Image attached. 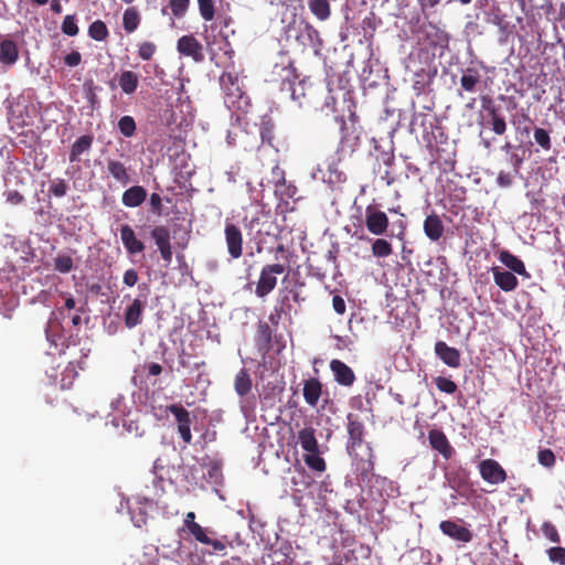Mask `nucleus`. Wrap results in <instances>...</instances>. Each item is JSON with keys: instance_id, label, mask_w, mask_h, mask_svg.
Segmentation results:
<instances>
[{"instance_id": "obj_1", "label": "nucleus", "mask_w": 565, "mask_h": 565, "mask_svg": "<svg viewBox=\"0 0 565 565\" xmlns=\"http://www.w3.org/2000/svg\"><path fill=\"white\" fill-rule=\"evenodd\" d=\"M220 85L224 92V103L227 108L246 114L250 107V100L243 90L238 76L232 72H224L220 77Z\"/></svg>"}, {"instance_id": "obj_2", "label": "nucleus", "mask_w": 565, "mask_h": 565, "mask_svg": "<svg viewBox=\"0 0 565 565\" xmlns=\"http://www.w3.org/2000/svg\"><path fill=\"white\" fill-rule=\"evenodd\" d=\"M289 267V260L286 257V263L267 264L265 265L259 274L258 281L256 284L255 294L259 298H264L269 295L277 285V275L282 274Z\"/></svg>"}, {"instance_id": "obj_3", "label": "nucleus", "mask_w": 565, "mask_h": 565, "mask_svg": "<svg viewBox=\"0 0 565 565\" xmlns=\"http://www.w3.org/2000/svg\"><path fill=\"white\" fill-rule=\"evenodd\" d=\"M297 79L298 74L294 62L288 57H282L279 63L274 65L269 82L279 85L280 90L287 92Z\"/></svg>"}, {"instance_id": "obj_4", "label": "nucleus", "mask_w": 565, "mask_h": 565, "mask_svg": "<svg viewBox=\"0 0 565 565\" xmlns=\"http://www.w3.org/2000/svg\"><path fill=\"white\" fill-rule=\"evenodd\" d=\"M364 223L367 231L375 236L387 234L390 226L388 216L375 205H367L365 207Z\"/></svg>"}, {"instance_id": "obj_5", "label": "nucleus", "mask_w": 565, "mask_h": 565, "mask_svg": "<svg viewBox=\"0 0 565 565\" xmlns=\"http://www.w3.org/2000/svg\"><path fill=\"white\" fill-rule=\"evenodd\" d=\"M348 444L347 450L349 455L356 456V449L362 446L364 441L365 427L364 424L353 414L348 415Z\"/></svg>"}, {"instance_id": "obj_6", "label": "nucleus", "mask_w": 565, "mask_h": 565, "mask_svg": "<svg viewBox=\"0 0 565 565\" xmlns=\"http://www.w3.org/2000/svg\"><path fill=\"white\" fill-rule=\"evenodd\" d=\"M167 413H171L178 423V431L185 444H191V417L190 413L181 404H171L166 407Z\"/></svg>"}, {"instance_id": "obj_7", "label": "nucleus", "mask_w": 565, "mask_h": 565, "mask_svg": "<svg viewBox=\"0 0 565 565\" xmlns=\"http://www.w3.org/2000/svg\"><path fill=\"white\" fill-rule=\"evenodd\" d=\"M481 478L490 484H500L507 480V472L494 459L488 458L479 462Z\"/></svg>"}, {"instance_id": "obj_8", "label": "nucleus", "mask_w": 565, "mask_h": 565, "mask_svg": "<svg viewBox=\"0 0 565 565\" xmlns=\"http://www.w3.org/2000/svg\"><path fill=\"white\" fill-rule=\"evenodd\" d=\"M177 50L181 55L191 57L195 63L204 61L203 45L192 34L182 35L177 42Z\"/></svg>"}, {"instance_id": "obj_9", "label": "nucleus", "mask_w": 565, "mask_h": 565, "mask_svg": "<svg viewBox=\"0 0 565 565\" xmlns=\"http://www.w3.org/2000/svg\"><path fill=\"white\" fill-rule=\"evenodd\" d=\"M226 247L230 256L237 259L243 255V234L233 223H226L224 228Z\"/></svg>"}, {"instance_id": "obj_10", "label": "nucleus", "mask_w": 565, "mask_h": 565, "mask_svg": "<svg viewBox=\"0 0 565 565\" xmlns=\"http://www.w3.org/2000/svg\"><path fill=\"white\" fill-rule=\"evenodd\" d=\"M184 530H186L195 539V541L201 544L211 545L216 552H222L226 548L224 542L220 540H213L209 536V534H214V532L209 527H202L199 523H195L184 527Z\"/></svg>"}, {"instance_id": "obj_11", "label": "nucleus", "mask_w": 565, "mask_h": 565, "mask_svg": "<svg viewBox=\"0 0 565 565\" xmlns=\"http://www.w3.org/2000/svg\"><path fill=\"white\" fill-rule=\"evenodd\" d=\"M439 529L445 535L461 543H469L473 537L472 532L468 527L451 520L441 521Z\"/></svg>"}, {"instance_id": "obj_12", "label": "nucleus", "mask_w": 565, "mask_h": 565, "mask_svg": "<svg viewBox=\"0 0 565 565\" xmlns=\"http://www.w3.org/2000/svg\"><path fill=\"white\" fill-rule=\"evenodd\" d=\"M428 440L431 448L438 451L446 460L452 457L455 450L444 431L430 429L428 431Z\"/></svg>"}, {"instance_id": "obj_13", "label": "nucleus", "mask_w": 565, "mask_h": 565, "mask_svg": "<svg viewBox=\"0 0 565 565\" xmlns=\"http://www.w3.org/2000/svg\"><path fill=\"white\" fill-rule=\"evenodd\" d=\"M330 370L333 373L334 381L342 386H352L355 382L353 370L341 360H331Z\"/></svg>"}, {"instance_id": "obj_14", "label": "nucleus", "mask_w": 565, "mask_h": 565, "mask_svg": "<svg viewBox=\"0 0 565 565\" xmlns=\"http://www.w3.org/2000/svg\"><path fill=\"white\" fill-rule=\"evenodd\" d=\"M436 355L449 367L457 369L460 366V352L456 348L449 347L444 341L435 343Z\"/></svg>"}, {"instance_id": "obj_15", "label": "nucleus", "mask_w": 565, "mask_h": 565, "mask_svg": "<svg viewBox=\"0 0 565 565\" xmlns=\"http://www.w3.org/2000/svg\"><path fill=\"white\" fill-rule=\"evenodd\" d=\"M423 231L431 242L439 241L445 232V226L440 216L435 212L427 215L423 223Z\"/></svg>"}, {"instance_id": "obj_16", "label": "nucleus", "mask_w": 565, "mask_h": 565, "mask_svg": "<svg viewBox=\"0 0 565 565\" xmlns=\"http://www.w3.org/2000/svg\"><path fill=\"white\" fill-rule=\"evenodd\" d=\"M120 239L130 255H136L145 249V244L137 238L135 231L128 224L121 225L120 227Z\"/></svg>"}, {"instance_id": "obj_17", "label": "nucleus", "mask_w": 565, "mask_h": 565, "mask_svg": "<svg viewBox=\"0 0 565 565\" xmlns=\"http://www.w3.org/2000/svg\"><path fill=\"white\" fill-rule=\"evenodd\" d=\"M146 307V302L141 301L140 299L136 298L132 300V302L126 308L125 310V326L128 329H132L141 323L142 321V313Z\"/></svg>"}, {"instance_id": "obj_18", "label": "nucleus", "mask_w": 565, "mask_h": 565, "mask_svg": "<svg viewBox=\"0 0 565 565\" xmlns=\"http://www.w3.org/2000/svg\"><path fill=\"white\" fill-rule=\"evenodd\" d=\"M494 284L505 292L513 291L518 287V278L513 273L500 267L492 268Z\"/></svg>"}, {"instance_id": "obj_19", "label": "nucleus", "mask_w": 565, "mask_h": 565, "mask_svg": "<svg viewBox=\"0 0 565 565\" xmlns=\"http://www.w3.org/2000/svg\"><path fill=\"white\" fill-rule=\"evenodd\" d=\"M302 393L306 403L316 407L322 394V383L316 377H310L303 382Z\"/></svg>"}, {"instance_id": "obj_20", "label": "nucleus", "mask_w": 565, "mask_h": 565, "mask_svg": "<svg viewBox=\"0 0 565 565\" xmlns=\"http://www.w3.org/2000/svg\"><path fill=\"white\" fill-rule=\"evenodd\" d=\"M147 190L141 185H132L127 189L121 196V202L127 207H138L147 199Z\"/></svg>"}, {"instance_id": "obj_21", "label": "nucleus", "mask_w": 565, "mask_h": 565, "mask_svg": "<svg viewBox=\"0 0 565 565\" xmlns=\"http://www.w3.org/2000/svg\"><path fill=\"white\" fill-rule=\"evenodd\" d=\"M107 171L122 186H126L131 181L129 169L119 160L108 159Z\"/></svg>"}, {"instance_id": "obj_22", "label": "nucleus", "mask_w": 565, "mask_h": 565, "mask_svg": "<svg viewBox=\"0 0 565 565\" xmlns=\"http://www.w3.org/2000/svg\"><path fill=\"white\" fill-rule=\"evenodd\" d=\"M19 58V49L11 39H4L0 42V63L6 66H12Z\"/></svg>"}, {"instance_id": "obj_23", "label": "nucleus", "mask_w": 565, "mask_h": 565, "mask_svg": "<svg viewBox=\"0 0 565 565\" xmlns=\"http://www.w3.org/2000/svg\"><path fill=\"white\" fill-rule=\"evenodd\" d=\"M273 331L265 321L257 324L255 341L259 351L267 353L271 349Z\"/></svg>"}, {"instance_id": "obj_24", "label": "nucleus", "mask_w": 565, "mask_h": 565, "mask_svg": "<svg viewBox=\"0 0 565 565\" xmlns=\"http://www.w3.org/2000/svg\"><path fill=\"white\" fill-rule=\"evenodd\" d=\"M93 142L94 137L92 135H83L79 138H77L71 147L70 161H81V156L85 152H88L92 149Z\"/></svg>"}, {"instance_id": "obj_25", "label": "nucleus", "mask_w": 565, "mask_h": 565, "mask_svg": "<svg viewBox=\"0 0 565 565\" xmlns=\"http://www.w3.org/2000/svg\"><path fill=\"white\" fill-rule=\"evenodd\" d=\"M298 441L301 448L308 452H319V444L316 438V430L312 427H305L298 431Z\"/></svg>"}, {"instance_id": "obj_26", "label": "nucleus", "mask_w": 565, "mask_h": 565, "mask_svg": "<svg viewBox=\"0 0 565 565\" xmlns=\"http://www.w3.org/2000/svg\"><path fill=\"white\" fill-rule=\"evenodd\" d=\"M481 83V75L475 67H467L460 77V86L465 92L475 93Z\"/></svg>"}, {"instance_id": "obj_27", "label": "nucleus", "mask_w": 565, "mask_h": 565, "mask_svg": "<svg viewBox=\"0 0 565 565\" xmlns=\"http://www.w3.org/2000/svg\"><path fill=\"white\" fill-rule=\"evenodd\" d=\"M500 260L511 270L525 277H529L524 263L508 250L500 253Z\"/></svg>"}, {"instance_id": "obj_28", "label": "nucleus", "mask_w": 565, "mask_h": 565, "mask_svg": "<svg viewBox=\"0 0 565 565\" xmlns=\"http://www.w3.org/2000/svg\"><path fill=\"white\" fill-rule=\"evenodd\" d=\"M141 17L136 7H128L122 14V28L127 33H134L140 25Z\"/></svg>"}, {"instance_id": "obj_29", "label": "nucleus", "mask_w": 565, "mask_h": 565, "mask_svg": "<svg viewBox=\"0 0 565 565\" xmlns=\"http://www.w3.org/2000/svg\"><path fill=\"white\" fill-rule=\"evenodd\" d=\"M118 82L121 90L127 95H131L138 88L139 75L132 71H122Z\"/></svg>"}, {"instance_id": "obj_30", "label": "nucleus", "mask_w": 565, "mask_h": 565, "mask_svg": "<svg viewBox=\"0 0 565 565\" xmlns=\"http://www.w3.org/2000/svg\"><path fill=\"white\" fill-rule=\"evenodd\" d=\"M372 458L373 455L370 454L369 459H360L356 463L358 480L362 483H370L374 477V462Z\"/></svg>"}, {"instance_id": "obj_31", "label": "nucleus", "mask_w": 565, "mask_h": 565, "mask_svg": "<svg viewBox=\"0 0 565 565\" xmlns=\"http://www.w3.org/2000/svg\"><path fill=\"white\" fill-rule=\"evenodd\" d=\"M234 388L241 397L246 396L252 390V379L246 369H242L235 376Z\"/></svg>"}, {"instance_id": "obj_32", "label": "nucleus", "mask_w": 565, "mask_h": 565, "mask_svg": "<svg viewBox=\"0 0 565 565\" xmlns=\"http://www.w3.org/2000/svg\"><path fill=\"white\" fill-rule=\"evenodd\" d=\"M308 7L312 14L321 20H327L331 14L329 0H309Z\"/></svg>"}, {"instance_id": "obj_33", "label": "nucleus", "mask_w": 565, "mask_h": 565, "mask_svg": "<svg viewBox=\"0 0 565 565\" xmlns=\"http://www.w3.org/2000/svg\"><path fill=\"white\" fill-rule=\"evenodd\" d=\"M88 36L98 42L107 40L109 31L106 23L102 20L92 22L88 26Z\"/></svg>"}, {"instance_id": "obj_34", "label": "nucleus", "mask_w": 565, "mask_h": 565, "mask_svg": "<svg viewBox=\"0 0 565 565\" xmlns=\"http://www.w3.org/2000/svg\"><path fill=\"white\" fill-rule=\"evenodd\" d=\"M217 24L221 28L220 34L225 41V45L227 46L225 54L228 55V60H232L233 50L231 47V44L228 42V32H224L223 29H227L233 23V18L228 14L220 13L216 18Z\"/></svg>"}, {"instance_id": "obj_35", "label": "nucleus", "mask_w": 565, "mask_h": 565, "mask_svg": "<svg viewBox=\"0 0 565 565\" xmlns=\"http://www.w3.org/2000/svg\"><path fill=\"white\" fill-rule=\"evenodd\" d=\"M489 117L490 120L488 122L491 125L493 132L499 136L504 135L508 129V125L504 117L499 113V109H490Z\"/></svg>"}, {"instance_id": "obj_36", "label": "nucleus", "mask_w": 565, "mask_h": 565, "mask_svg": "<svg viewBox=\"0 0 565 565\" xmlns=\"http://www.w3.org/2000/svg\"><path fill=\"white\" fill-rule=\"evenodd\" d=\"M372 254L374 257L383 258L393 253L392 244L384 238H376L372 244Z\"/></svg>"}, {"instance_id": "obj_37", "label": "nucleus", "mask_w": 565, "mask_h": 565, "mask_svg": "<svg viewBox=\"0 0 565 565\" xmlns=\"http://www.w3.org/2000/svg\"><path fill=\"white\" fill-rule=\"evenodd\" d=\"M118 129L120 134L126 138L135 136L137 125L134 117L129 115L122 116L118 121Z\"/></svg>"}, {"instance_id": "obj_38", "label": "nucleus", "mask_w": 565, "mask_h": 565, "mask_svg": "<svg viewBox=\"0 0 565 565\" xmlns=\"http://www.w3.org/2000/svg\"><path fill=\"white\" fill-rule=\"evenodd\" d=\"M151 237L153 238L158 249L170 242L171 236L169 230L163 225H157L151 230Z\"/></svg>"}, {"instance_id": "obj_39", "label": "nucleus", "mask_w": 565, "mask_h": 565, "mask_svg": "<svg viewBox=\"0 0 565 565\" xmlns=\"http://www.w3.org/2000/svg\"><path fill=\"white\" fill-rule=\"evenodd\" d=\"M303 460L315 471L323 472L327 468L326 461L320 457L319 452H308L305 455Z\"/></svg>"}, {"instance_id": "obj_40", "label": "nucleus", "mask_w": 565, "mask_h": 565, "mask_svg": "<svg viewBox=\"0 0 565 565\" xmlns=\"http://www.w3.org/2000/svg\"><path fill=\"white\" fill-rule=\"evenodd\" d=\"M74 267L73 258L66 254H58L54 259V268L61 274L70 273Z\"/></svg>"}, {"instance_id": "obj_41", "label": "nucleus", "mask_w": 565, "mask_h": 565, "mask_svg": "<svg viewBox=\"0 0 565 565\" xmlns=\"http://www.w3.org/2000/svg\"><path fill=\"white\" fill-rule=\"evenodd\" d=\"M416 127L422 128L424 131H427L433 127V121L430 117L425 113H415L411 120V129L415 130Z\"/></svg>"}, {"instance_id": "obj_42", "label": "nucleus", "mask_w": 565, "mask_h": 565, "mask_svg": "<svg viewBox=\"0 0 565 565\" xmlns=\"http://www.w3.org/2000/svg\"><path fill=\"white\" fill-rule=\"evenodd\" d=\"M306 85L307 82L305 79L295 82L290 88L287 90L292 100L298 102L300 105L302 104V99L306 98Z\"/></svg>"}, {"instance_id": "obj_43", "label": "nucleus", "mask_w": 565, "mask_h": 565, "mask_svg": "<svg viewBox=\"0 0 565 565\" xmlns=\"http://www.w3.org/2000/svg\"><path fill=\"white\" fill-rule=\"evenodd\" d=\"M190 3V0H169V8L173 17L181 19L186 14Z\"/></svg>"}, {"instance_id": "obj_44", "label": "nucleus", "mask_w": 565, "mask_h": 565, "mask_svg": "<svg viewBox=\"0 0 565 565\" xmlns=\"http://www.w3.org/2000/svg\"><path fill=\"white\" fill-rule=\"evenodd\" d=\"M61 30L64 34L68 36H75L78 34V25L76 22V15L75 14H67L64 17Z\"/></svg>"}, {"instance_id": "obj_45", "label": "nucleus", "mask_w": 565, "mask_h": 565, "mask_svg": "<svg viewBox=\"0 0 565 565\" xmlns=\"http://www.w3.org/2000/svg\"><path fill=\"white\" fill-rule=\"evenodd\" d=\"M200 14L204 21H212L215 17L214 0H196Z\"/></svg>"}, {"instance_id": "obj_46", "label": "nucleus", "mask_w": 565, "mask_h": 565, "mask_svg": "<svg viewBox=\"0 0 565 565\" xmlns=\"http://www.w3.org/2000/svg\"><path fill=\"white\" fill-rule=\"evenodd\" d=\"M157 52V45L150 41H143L138 44V56L142 61H150Z\"/></svg>"}, {"instance_id": "obj_47", "label": "nucleus", "mask_w": 565, "mask_h": 565, "mask_svg": "<svg viewBox=\"0 0 565 565\" xmlns=\"http://www.w3.org/2000/svg\"><path fill=\"white\" fill-rule=\"evenodd\" d=\"M434 381H435L436 387L440 392H444L447 394H454L458 390L457 384L448 377L437 376V377H435Z\"/></svg>"}, {"instance_id": "obj_48", "label": "nucleus", "mask_w": 565, "mask_h": 565, "mask_svg": "<svg viewBox=\"0 0 565 565\" xmlns=\"http://www.w3.org/2000/svg\"><path fill=\"white\" fill-rule=\"evenodd\" d=\"M534 139H535V142L539 146H541L543 150L547 151L552 148L550 132L543 128L534 129Z\"/></svg>"}, {"instance_id": "obj_49", "label": "nucleus", "mask_w": 565, "mask_h": 565, "mask_svg": "<svg viewBox=\"0 0 565 565\" xmlns=\"http://www.w3.org/2000/svg\"><path fill=\"white\" fill-rule=\"evenodd\" d=\"M68 184L64 179H55L49 188V193L55 198H62L67 193Z\"/></svg>"}, {"instance_id": "obj_50", "label": "nucleus", "mask_w": 565, "mask_h": 565, "mask_svg": "<svg viewBox=\"0 0 565 565\" xmlns=\"http://www.w3.org/2000/svg\"><path fill=\"white\" fill-rule=\"evenodd\" d=\"M542 533L544 536L550 540L553 543H559L561 542V535L556 529V526L550 522L545 521L541 526Z\"/></svg>"}, {"instance_id": "obj_51", "label": "nucleus", "mask_w": 565, "mask_h": 565, "mask_svg": "<svg viewBox=\"0 0 565 565\" xmlns=\"http://www.w3.org/2000/svg\"><path fill=\"white\" fill-rule=\"evenodd\" d=\"M260 137L263 142L268 143L269 146H274V124L271 120H266L262 122L260 126Z\"/></svg>"}, {"instance_id": "obj_52", "label": "nucleus", "mask_w": 565, "mask_h": 565, "mask_svg": "<svg viewBox=\"0 0 565 565\" xmlns=\"http://www.w3.org/2000/svg\"><path fill=\"white\" fill-rule=\"evenodd\" d=\"M548 559L552 563L565 565V547L562 546H554L550 547L547 551Z\"/></svg>"}, {"instance_id": "obj_53", "label": "nucleus", "mask_w": 565, "mask_h": 565, "mask_svg": "<svg viewBox=\"0 0 565 565\" xmlns=\"http://www.w3.org/2000/svg\"><path fill=\"white\" fill-rule=\"evenodd\" d=\"M537 460L543 467H546V468L554 467V465L556 462L554 452L548 448L542 449L539 451Z\"/></svg>"}, {"instance_id": "obj_54", "label": "nucleus", "mask_w": 565, "mask_h": 565, "mask_svg": "<svg viewBox=\"0 0 565 565\" xmlns=\"http://www.w3.org/2000/svg\"><path fill=\"white\" fill-rule=\"evenodd\" d=\"M57 324H54V322L49 321L46 328H45V337L46 340L55 348L60 347V341L62 340V335L57 334L54 329L57 328Z\"/></svg>"}, {"instance_id": "obj_55", "label": "nucleus", "mask_w": 565, "mask_h": 565, "mask_svg": "<svg viewBox=\"0 0 565 565\" xmlns=\"http://www.w3.org/2000/svg\"><path fill=\"white\" fill-rule=\"evenodd\" d=\"M151 212L161 216L163 214L162 199L158 193H151L149 199Z\"/></svg>"}, {"instance_id": "obj_56", "label": "nucleus", "mask_w": 565, "mask_h": 565, "mask_svg": "<svg viewBox=\"0 0 565 565\" xmlns=\"http://www.w3.org/2000/svg\"><path fill=\"white\" fill-rule=\"evenodd\" d=\"M522 122L531 124L532 122L531 117L527 114H522L521 117L518 119V121H515V120L512 121V124L515 126V129L518 131L529 135L530 134L529 125H522Z\"/></svg>"}, {"instance_id": "obj_57", "label": "nucleus", "mask_w": 565, "mask_h": 565, "mask_svg": "<svg viewBox=\"0 0 565 565\" xmlns=\"http://www.w3.org/2000/svg\"><path fill=\"white\" fill-rule=\"evenodd\" d=\"M82 62V54L78 51H72L71 53L66 54L64 57V63L70 66L74 67L79 65Z\"/></svg>"}, {"instance_id": "obj_58", "label": "nucleus", "mask_w": 565, "mask_h": 565, "mask_svg": "<svg viewBox=\"0 0 565 565\" xmlns=\"http://www.w3.org/2000/svg\"><path fill=\"white\" fill-rule=\"evenodd\" d=\"M513 177L511 173L505 171H500L497 177V183L501 188H509L513 183Z\"/></svg>"}, {"instance_id": "obj_59", "label": "nucleus", "mask_w": 565, "mask_h": 565, "mask_svg": "<svg viewBox=\"0 0 565 565\" xmlns=\"http://www.w3.org/2000/svg\"><path fill=\"white\" fill-rule=\"evenodd\" d=\"M138 273L130 268L124 273L122 281L128 287H134L138 282Z\"/></svg>"}, {"instance_id": "obj_60", "label": "nucleus", "mask_w": 565, "mask_h": 565, "mask_svg": "<svg viewBox=\"0 0 565 565\" xmlns=\"http://www.w3.org/2000/svg\"><path fill=\"white\" fill-rule=\"evenodd\" d=\"M332 307H333V310L338 313V315H343L347 310V305H345V301L344 299L339 296V295H334L333 298H332Z\"/></svg>"}, {"instance_id": "obj_61", "label": "nucleus", "mask_w": 565, "mask_h": 565, "mask_svg": "<svg viewBox=\"0 0 565 565\" xmlns=\"http://www.w3.org/2000/svg\"><path fill=\"white\" fill-rule=\"evenodd\" d=\"M523 157L520 156L519 153H511L510 156V163L513 168V171H514V175H519L520 174V170L522 168V164H523Z\"/></svg>"}, {"instance_id": "obj_62", "label": "nucleus", "mask_w": 565, "mask_h": 565, "mask_svg": "<svg viewBox=\"0 0 565 565\" xmlns=\"http://www.w3.org/2000/svg\"><path fill=\"white\" fill-rule=\"evenodd\" d=\"M23 200V195L18 191H9L7 193V201L13 205L22 203Z\"/></svg>"}, {"instance_id": "obj_63", "label": "nucleus", "mask_w": 565, "mask_h": 565, "mask_svg": "<svg viewBox=\"0 0 565 565\" xmlns=\"http://www.w3.org/2000/svg\"><path fill=\"white\" fill-rule=\"evenodd\" d=\"M148 375L158 376L162 373V366L159 363H150L147 365Z\"/></svg>"}, {"instance_id": "obj_64", "label": "nucleus", "mask_w": 565, "mask_h": 565, "mask_svg": "<svg viewBox=\"0 0 565 565\" xmlns=\"http://www.w3.org/2000/svg\"><path fill=\"white\" fill-rule=\"evenodd\" d=\"M481 102H482V108L488 111V115H490V109H498L493 105V102H492L491 97H489V96H482Z\"/></svg>"}]
</instances>
